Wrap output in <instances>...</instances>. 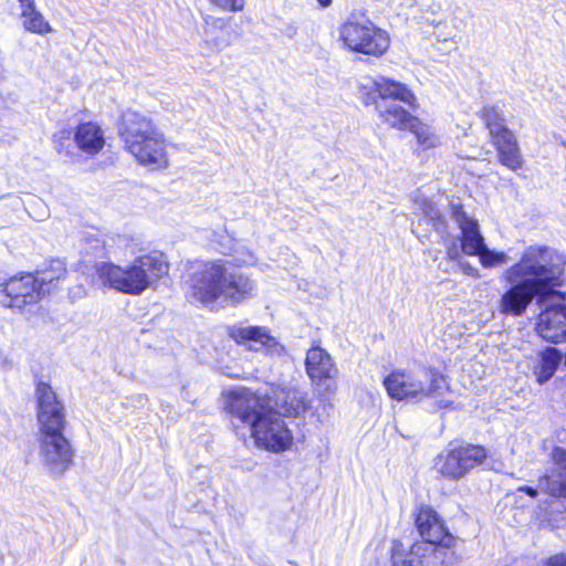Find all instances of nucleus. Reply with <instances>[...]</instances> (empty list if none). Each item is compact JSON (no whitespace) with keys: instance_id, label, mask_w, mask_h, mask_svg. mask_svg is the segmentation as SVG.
<instances>
[{"instance_id":"1","label":"nucleus","mask_w":566,"mask_h":566,"mask_svg":"<svg viewBox=\"0 0 566 566\" xmlns=\"http://www.w3.org/2000/svg\"><path fill=\"white\" fill-rule=\"evenodd\" d=\"M565 260L555 250L543 245L527 247L518 262L507 268L502 279L511 287L502 295L501 313L521 316L534 297L537 303L558 297L553 286L564 271Z\"/></svg>"},{"instance_id":"2","label":"nucleus","mask_w":566,"mask_h":566,"mask_svg":"<svg viewBox=\"0 0 566 566\" xmlns=\"http://www.w3.org/2000/svg\"><path fill=\"white\" fill-rule=\"evenodd\" d=\"M186 296L191 303L211 306L218 301L240 304L252 297L255 282L235 271L227 259L199 260L189 266Z\"/></svg>"},{"instance_id":"3","label":"nucleus","mask_w":566,"mask_h":566,"mask_svg":"<svg viewBox=\"0 0 566 566\" xmlns=\"http://www.w3.org/2000/svg\"><path fill=\"white\" fill-rule=\"evenodd\" d=\"M224 399L226 409L232 419L249 430L258 447L273 452L291 448L292 432L277 412L266 408L263 398L250 389L239 387L229 390Z\"/></svg>"},{"instance_id":"4","label":"nucleus","mask_w":566,"mask_h":566,"mask_svg":"<svg viewBox=\"0 0 566 566\" xmlns=\"http://www.w3.org/2000/svg\"><path fill=\"white\" fill-rule=\"evenodd\" d=\"M119 136L125 150L137 164L149 170L169 167L168 140L164 132L147 115L128 109L123 114Z\"/></svg>"},{"instance_id":"5","label":"nucleus","mask_w":566,"mask_h":566,"mask_svg":"<svg viewBox=\"0 0 566 566\" xmlns=\"http://www.w3.org/2000/svg\"><path fill=\"white\" fill-rule=\"evenodd\" d=\"M359 92L365 105H373L379 120L390 128L407 130L413 117L398 102L410 107L417 98L413 92L403 83L386 76H365L359 81Z\"/></svg>"},{"instance_id":"6","label":"nucleus","mask_w":566,"mask_h":566,"mask_svg":"<svg viewBox=\"0 0 566 566\" xmlns=\"http://www.w3.org/2000/svg\"><path fill=\"white\" fill-rule=\"evenodd\" d=\"M96 271L108 287L124 294L140 295L168 273L169 265L161 254L150 253L125 265L101 262Z\"/></svg>"},{"instance_id":"7","label":"nucleus","mask_w":566,"mask_h":566,"mask_svg":"<svg viewBox=\"0 0 566 566\" xmlns=\"http://www.w3.org/2000/svg\"><path fill=\"white\" fill-rule=\"evenodd\" d=\"M382 384L388 396L398 401H421L439 396L448 388L444 376L427 367L395 369L384 378Z\"/></svg>"},{"instance_id":"8","label":"nucleus","mask_w":566,"mask_h":566,"mask_svg":"<svg viewBox=\"0 0 566 566\" xmlns=\"http://www.w3.org/2000/svg\"><path fill=\"white\" fill-rule=\"evenodd\" d=\"M338 40L350 52L380 56L390 45L387 31L363 14H350L338 27Z\"/></svg>"},{"instance_id":"9","label":"nucleus","mask_w":566,"mask_h":566,"mask_svg":"<svg viewBox=\"0 0 566 566\" xmlns=\"http://www.w3.org/2000/svg\"><path fill=\"white\" fill-rule=\"evenodd\" d=\"M52 285L53 279L48 274L41 277L31 273L14 275L0 283V304L8 308L24 311L49 294Z\"/></svg>"},{"instance_id":"10","label":"nucleus","mask_w":566,"mask_h":566,"mask_svg":"<svg viewBox=\"0 0 566 566\" xmlns=\"http://www.w3.org/2000/svg\"><path fill=\"white\" fill-rule=\"evenodd\" d=\"M488 457L481 446L465 444L448 449L437 461L439 472L449 479L463 478L472 469L480 465Z\"/></svg>"},{"instance_id":"11","label":"nucleus","mask_w":566,"mask_h":566,"mask_svg":"<svg viewBox=\"0 0 566 566\" xmlns=\"http://www.w3.org/2000/svg\"><path fill=\"white\" fill-rule=\"evenodd\" d=\"M36 417L41 433L63 432L66 420L64 406L52 387L43 381L38 382Z\"/></svg>"},{"instance_id":"12","label":"nucleus","mask_w":566,"mask_h":566,"mask_svg":"<svg viewBox=\"0 0 566 566\" xmlns=\"http://www.w3.org/2000/svg\"><path fill=\"white\" fill-rule=\"evenodd\" d=\"M537 304L543 307L535 327L538 336L553 344L566 342V305L560 295Z\"/></svg>"},{"instance_id":"13","label":"nucleus","mask_w":566,"mask_h":566,"mask_svg":"<svg viewBox=\"0 0 566 566\" xmlns=\"http://www.w3.org/2000/svg\"><path fill=\"white\" fill-rule=\"evenodd\" d=\"M229 336L237 344L270 356H281L285 352L284 346L264 326L234 325L229 328Z\"/></svg>"},{"instance_id":"14","label":"nucleus","mask_w":566,"mask_h":566,"mask_svg":"<svg viewBox=\"0 0 566 566\" xmlns=\"http://www.w3.org/2000/svg\"><path fill=\"white\" fill-rule=\"evenodd\" d=\"M41 458L53 476L62 475L71 461V446L61 433H41Z\"/></svg>"},{"instance_id":"15","label":"nucleus","mask_w":566,"mask_h":566,"mask_svg":"<svg viewBox=\"0 0 566 566\" xmlns=\"http://www.w3.org/2000/svg\"><path fill=\"white\" fill-rule=\"evenodd\" d=\"M416 526L421 538L429 544L447 548L454 544L455 539L446 527L443 518L430 506L418 507Z\"/></svg>"},{"instance_id":"16","label":"nucleus","mask_w":566,"mask_h":566,"mask_svg":"<svg viewBox=\"0 0 566 566\" xmlns=\"http://www.w3.org/2000/svg\"><path fill=\"white\" fill-rule=\"evenodd\" d=\"M305 370L315 386H323L325 381L333 380L338 375L332 356L321 346H313L307 350Z\"/></svg>"},{"instance_id":"17","label":"nucleus","mask_w":566,"mask_h":566,"mask_svg":"<svg viewBox=\"0 0 566 566\" xmlns=\"http://www.w3.org/2000/svg\"><path fill=\"white\" fill-rule=\"evenodd\" d=\"M452 217L461 230L462 251L468 255L479 253V249L485 243L480 232L478 221L469 217L461 206L452 207Z\"/></svg>"},{"instance_id":"18","label":"nucleus","mask_w":566,"mask_h":566,"mask_svg":"<svg viewBox=\"0 0 566 566\" xmlns=\"http://www.w3.org/2000/svg\"><path fill=\"white\" fill-rule=\"evenodd\" d=\"M563 360L562 353L555 347H546L533 359L531 369L539 385L547 382Z\"/></svg>"},{"instance_id":"19","label":"nucleus","mask_w":566,"mask_h":566,"mask_svg":"<svg viewBox=\"0 0 566 566\" xmlns=\"http://www.w3.org/2000/svg\"><path fill=\"white\" fill-rule=\"evenodd\" d=\"M492 140L497 149L499 160L503 166L513 171L522 168L523 159L516 137L512 132H504V135Z\"/></svg>"},{"instance_id":"20","label":"nucleus","mask_w":566,"mask_h":566,"mask_svg":"<svg viewBox=\"0 0 566 566\" xmlns=\"http://www.w3.org/2000/svg\"><path fill=\"white\" fill-rule=\"evenodd\" d=\"M74 139L77 147L90 156L99 153L105 145L102 129L92 122L81 124L77 127Z\"/></svg>"},{"instance_id":"21","label":"nucleus","mask_w":566,"mask_h":566,"mask_svg":"<svg viewBox=\"0 0 566 566\" xmlns=\"http://www.w3.org/2000/svg\"><path fill=\"white\" fill-rule=\"evenodd\" d=\"M275 406L277 413L294 417L303 413L307 408L305 395L297 389L281 390L276 395Z\"/></svg>"},{"instance_id":"22","label":"nucleus","mask_w":566,"mask_h":566,"mask_svg":"<svg viewBox=\"0 0 566 566\" xmlns=\"http://www.w3.org/2000/svg\"><path fill=\"white\" fill-rule=\"evenodd\" d=\"M22 24L28 32L45 34L52 31L50 23L36 10L34 0L21 6Z\"/></svg>"},{"instance_id":"23","label":"nucleus","mask_w":566,"mask_h":566,"mask_svg":"<svg viewBox=\"0 0 566 566\" xmlns=\"http://www.w3.org/2000/svg\"><path fill=\"white\" fill-rule=\"evenodd\" d=\"M407 130H410L415 135L422 149H430L440 145L439 136L429 125L421 123L417 117H413V122Z\"/></svg>"},{"instance_id":"24","label":"nucleus","mask_w":566,"mask_h":566,"mask_svg":"<svg viewBox=\"0 0 566 566\" xmlns=\"http://www.w3.org/2000/svg\"><path fill=\"white\" fill-rule=\"evenodd\" d=\"M482 117L492 139L504 135V132H510L504 125L503 111L499 105L485 106Z\"/></svg>"},{"instance_id":"25","label":"nucleus","mask_w":566,"mask_h":566,"mask_svg":"<svg viewBox=\"0 0 566 566\" xmlns=\"http://www.w3.org/2000/svg\"><path fill=\"white\" fill-rule=\"evenodd\" d=\"M473 255L479 256V261L484 268H497L507 264L510 256L503 251H496L489 249L485 244L479 249V253Z\"/></svg>"},{"instance_id":"26","label":"nucleus","mask_w":566,"mask_h":566,"mask_svg":"<svg viewBox=\"0 0 566 566\" xmlns=\"http://www.w3.org/2000/svg\"><path fill=\"white\" fill-rule=\"evenodd\" d=\"M543 492L555 497H566V478L559 475H545L539 480Z\"/></svg>"},{"instance_id":"27","label":"nucleus","mask_w":566,"mask_h":566,"mask_svg":"<svg viewBox=\"0 0 566 566\" xmlns=\"http://www.w3.org/2000/svg\"><path fill=\"white\" fill-rule=\"evenodd\" d=\"M420 548V545H415L408 553L398 547L395 548L391 556V566H420L421 562L418 558Z\"/></svg>"},{"instance_id":"28","label":"nucleus","mask_w":566,"mask_h":566,"mask_svg":"<svg viewBox=\"0 0 566 566\" xmlns=\"http://www.w3.org/2000/svg\"><path fill=\"white\" fill-rule=\"evenodd\" d=\"M423 220L432 223L436 231H442L444 229V221L440 210L430 201H424L422 205Z\"/></svg>"},{"instance_id":"29","label":"nucleus","mask_w":566,"mask_h":566,"mask_svg":"<svg viewBox=\"0 0 566 566\" xmlns=\"http://www.w3.org/2000/svg\"><path fill=\"white\" fill-rule=\"evenodd\" d=\"M54 146L57 153L69 156L71 154V132L60 130L54 135Z\"/></svg>"},{"instance_id":"30","label":"nucleus","mask_w":566,"mask_h":566,"mask_svg":"<svg viewBox=\"0 0 566 566\" xmlns=\"http://www.w3.org/2000/svg\"><path fill=\"white\" fill-rule=\"evenodd\" d=\"M233 258L239 265H253L256 262L254 253L245 247H238L233 252Z\"/></svg>"},{"instance_id":"31","label":"nucleus","mask_w":566,"mask_h":566,"mask_svg":"<svg viewBox=\"0 0 566 566\" xmlns=\"http://www.w3.org/2000/svg\"><path fill=\"white\" fill-rule=\"evenodd\" d=\"M212 4L217 6L218 8L222 9V10H226V11H231V12H237V11H242L243 8H244V0H209Z\"/></svg>"},{"instance_id":"32","label":"nucleus","mask_w":566,"mask_h":566,"mask_svg":"<svg viewBox=\"0 0 566 566\" xmlns=\"http://www.w3.org/2000/svg\"><path fill=\"white\" fill-rule=\"evenodd\" d=\"M552 460L554 464L560 469L566 470V450L559 447L554 448L552 452Z\"/></svg>"},{"instance_id":"33","label":"nucleus","mask_w":566,"mask_h":566,"mask_svg":"<svg viewBox=\"0 0 566 566\" xmlns=\"http://www.w3.org/2000/svg\"><path fill=\"white\" fill-rule=\"evenodd\" d=\"M546 566H566V553H560L548 557L545 562Z\"/></svg>"},{"instance_id":"34","label":"nucleus","mask_w":566,"mask_h":566,"mask_svg":"<svg viewBox=\"0 0 566 566\" xmlns=\"http://www.w3.org/2000/svg\"><path fill=\"white\" fill-rule=\"evenodd\" d=\"M517 490L527 493L532 497H535L537 495V490L531 486H521Z\"/></svg>"},{"instance_id":"35","label":"nucleus","mask_w":566,"mask_h":566,"mask_svg":"<svg viewBox=\"0 0 566 566\" xmlns=\"http://www.w3.org/2000/svg\"><path fill=\"white\" fill-rule=\"evenodd\" d=\"M448 255H449V258H451V259H455V258H458V256H459V250H458V248H457V247L450 248V249L448 250Z\"/></svg>"},{"instance_id":"36","label":"nucleus","mask_w":566,"mask_h":566,"mask_svg":"<svg viewBox=\"0 0 566 566\" xmlns=\"http://www.w3.org/2000/svg\"><path fill=\"white\" fill-rule=\"evenodd\" d=\"M463 271L468 274H471L473 276H479L476 269L472 268L471 265H468L467 268H463Z\"/></svg>"},{"instance_id":"37","label":"nucleus","mask_w":566,"mask_h":566,"mask_svg":"<svg viewBox=\"0 0 566 566\" xmlns=\"http://www.w3.org/2000/svg\"><path fill=\"white\" fill-rule=\"evenodd\" d=\"M316 1L322 8H328L333 2V0H316Z\"/></svg>"},{"instance_id":"38","label":"nucleus","mask_w":566,"mask_h":566,"mask_svg":"<svg viewBox=\"0 0 566 566\" xmlns=\"http://www.w3.org/2000/svg\"><path fill=\"white\" fill-rule=\"evenodd\" d=\"M565 365H566V354H565Z\"/></svg>"}]
</instances>
